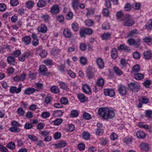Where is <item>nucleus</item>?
<instances>
[{
	"label": "nucleus",
	"instance_id": "nucleus-1",
	"mask_svg": "<svg viewBox=\"0 0 152 152\" xmlns=\"http://www.w3.org/2000/svg\"><path fill=\"white\" fill-rule=\"evenodd\" d=\"M98 113L102 119L106 121L112 119L115 115L114 111L107 107L99 108L98 110Z\"/></svg>",
	"mask_w": 152,
	"mask_h": 152
},
{
	"label": "nucleus",
	"instance_id": "nucleus-2",
	"mask_svg": "<svg viewBox=\"0 0 152 152\" xmlns=\"http://www.w3.org/2000/svg\"><path fill=\"white\" fill-rule=\"evenodd\" d=\"M123 21L124 25L125 26H132L135 23L134 21L132 16L127 14L125 16Z\"/></svg>",
	"mask_w": 152,
	"mask_h": 152
},
{
	"label": "nucleus",
	"instance_id": "nucleus-3",
	"mask_svg": "<svg viewBox=\"0 0 152 152\" xmlns=\"http://www.w3.org/2000/svg\"><path fill=\"white\" fill-rule=\"evenodd\" d=\"M129 90L133 92L138 91L140 90V86L139 84L137 82L131 83L128 85Z\"/></svg>",
	"mask_w": 152,
	"mask_h": 152
},
{
	"label": "nucleus",
	"instance_id": "nucleus-4",
	"mask_svg": "<svg viewBox=\"0 0 152 152\" xmlns=\"http://www.w3.org/2000/svg\"><path fill=\"white\" fill-rule=\"evenodd\" d=\"M96 71L95 68L91 66H88L86 72V76L89 79L93 78L94 77V74Z\"/></svg>",
	"mask_w": 152,
	"mask_h": 152
},
{
	"label": "nucleus",
	"instance_id": "nucleus-5",
	"mask_svg": "<svg viewBox=\"0 0 152 152\" xmlns=\"http://www.w3.org/2000/svg\"><path fill=\"white\" fill-rule=\"evenodd\" d=\"M22 86V85L21 83L19 84L18 88L15 86H12L10 88V91L12 94H18L21 91Z\"/></svg>",
	"mask_w": 152,
	"mask_h": 152
},
{
	"label": "nucleus",
	"instance_id": "nucleus-6",
	"mask_svg": "<svg viewBox=\"0 0 152 152\" xmlns=\"http://www.w3.org/2000/svg\"><path fill=\"white\" fill-rule=\"evenodd\" d=\"M141 39H137L136 40L132 38H130L127 40V43L130 45H134L136 47H138L140 44Z\"/></svg>",
	"mask_w": 152,
	"mask_h": 152
},
{
	"label": "nucleus",
	"instance_id": "nucleus-7",
	"mask_svg": "<svg viewBox=\"0 0 152 152\" xmlns=\"http://www.w3.org/2000/svg\"><path fill=\"white\" fill-rule=\"evenodd\" d=\"M67 143L65 141L60 140L57 142L56 143L53 144V145L55 148L60 149L65 147Z\"/></svg>",
	"mask_w": 152,
	"mask_h": 152
},
{
	"label": "nucleus",
	"instance_id": "nucleus-8",
	"mask_svg": "<svg viewBox=\"0 0 152 152\" xmlns=\"http://www.w3.org/2000/svg\"><path fill=\"white\" fill-rule=\"evenodd\" d=\"M32 55V54L30 51L24 52L20 56L18 57V59L21 61H23L26 58H28Z\"/></svg>",
	"mask_w": 152,
	"mask_h": 152
},
{
	"label": "nucleus",
	"instance_id": "nucleus-9",
	"mask_svg": "<svg viewBox=\"0 0 152 152\" xmlns=\"http://www.w3.org/2000/svg\"><path fill=\"white\" fill-rule=\"evenodd\" d=\"M60 8L59 6L57 4H54L50 8V12L53 15H56L59 13Z\"/></svg>",
	"mask_w": 152,
	"mask_h": 152
},
{
	"label": "nucleus",
	"instance_id": "nucleus-10",
	"mask_svg": "<svg viewBox=\"0 0 152 152\" xmlns=\"http://www.w3.org/2000/svg\"><path fill=\"white\" fill-rule=\"evenodd\" d=\"M96 62L98 68L100 69L104 68V63L102 58L98 57L96 60Z\"/></svg>",
	"mask_w": 152,
	"mask_h": 152
},
{
	"label": "nucleus",
	"instance_id": "nucleus-11",
	"mask_svg": "<svg viewBox=\"0 0 152 152\" xmlns=\"http://www.w3.org/2000/svg\"><path fill=\"white\" fill-rule=\"evenodd\" d=\"M104 93L105 95L111 97L114 96L115 94V91L112 89H105Z\"/></svg>",
	"mask_w": 152,
	"mask_h": 152
},
{
	"label": "nucleus",
	"instance_id": "nucleus-12",
	"mask_svg": "<svg viewBox=\"0 0 152 152\" xmlns=\"http://www.w3.org/2000/svg\"><path fill=\"white\" fill-rule=\"evenodd\" d=\"M31 37L32 38V44L34 46H37L39 43V40L37 34L32 33Z\"/></svg>",
	"mask_w": 152,
	"mask_h": 152
},
{
	"label": "nucleus",
	"instance_id": "nucleus-13",
	"mask_svg": "<svg viewBox=\"0 0 152 152\" xmlns=\"http://www.w3.org/2000/svg\"><path fill=\"white\" fill-rule=\"evenodd\" d=\"M26 74L23 73L20 76H16L14 77V80L15 82L23 81L26 79Z\"/></svg>",
	"mask_w": 152,
	"mask_h": 152
},
{
	"label": "nucleus",
	"instance_id": "nucleus-14",
	"mask_svg": "<svg viewBox=\"0 0 152 152\" xmlns=\"http://www.w3.org/2000/svg\"><path fill=\"white\" fill-rule=\"evenodd\" d=\"M22 42L26 45L30 44L31 42V38L28 36H26L24 37L21 39Z\"/></svg>",
	"mask_w": 152,
	"mask_h": 152
},
{
	"label": "nucleus",
	"instance_id": "nucleus-15",
	"mask_svg": "<svg viewBox=\"0 0 152 152\" xmlns=\"http://www.w3.org/2000/svg\"><path fill=\"white\" fill-rule=\"evenodd\" d=\"M118 91L121 95H125L127 93V89L126 87L124 86H120L118 89Z\"/></svg>",
	"mask_w": 152,
	"mask_h": 152
},
{
	"label": "nucleus",
	"instance_id": "nucleus-16",
	"mask_svg": "<svg viewBox=\"0 0 152 152\" xmlns=\"http://www.w3.org/2000/svg\"><path fill=\"white\" fill-rule=\"evenodd\" d=\"M16 59L13 56H10L7 58V61L9 64L12 65H15L16 64Z\"/></svg>",
	"mask_w": 152,
	"mask_h": 152
},
{
	"label": "nucleus",
	"instance_id": "nucleus-17",
	"mask_svg": "<svg viewBox=\"0 0 152 152\" xmlns=\"http://www.w3.org/2000/svg\"><path fill=\"white\" fill-rule=\"evenodd\" d=\"M36 90L32 87H29L25 89L24 92V94L29 95L34 93L35 92Z\"/></svg>",
	"mask_w": 152,
	"mask_h": 152
},
{
	"label": "nucleus",
	"instance_id": "nucleus-18",
	"mask_svg": "<svg viewBox=\"0 0 152 152\" xmlns=\"http://www.w3.org/2000/svg\"><path fill=\"white\" fill-rule=\"evenodd\" d=\"M144 58L147 60H149L152 57V53L150 50H146L143 53Z\"/></svg>",
	"mask_w": 152,
	"mask_h": 152
},
{
	"label": "nucleus",
	"instance_id": "nucleus-19",
	"mask_svg": "<svg viewBox=\"0 0 152 152\" xmlns=\"http://www.w3.org/2000/svg\"><path fill=\"white\" fill-rule=\"evenodd\" d=\"M111 56L113 59H116L118 56V51L115 48H113L111 51Z\"/></svg>",
	"mask_w": 152,
	"mask_h": 152
},
{
	"label": "nucleus",
	"instance_id": "nucleus-20",
	"mask_svg": "<svg viewBox=\"0 0 152 152\" xmlns=\"http://www.w3.org/2000/svg\"><path fill=\"white\" fill-rule=\"evenodd\" d=\"M82 89L83 92L86 94H89L91 92V88L90 86L87 84H84L82 86Z\"/></svg>",
	"mask_w": 152,
	"mask_h": 152
},
{
	"label": "nucleus",
	"instance_id": "nucleus-21",
	"mask_svg": "<svg viewBox=\"0 0 152 152\" xmlns=\"http://www.w3.org/2000/svg\"><path fill=\"white\" fill-rule=\"evenodd\" d=\"M38 31L42 33H45L47 31V27L44 24H41L37 28Z\"/></svg>",
	"mask_w": 152,
	"mask_h": 152
},
{
	"label": "nucleus",
	"instance_id": "nucleus-22",
	"mask_svg": "<svg viewBox=\"0 0 152 152\" xmlns=\"http://www.w3.org/2000/svg\"><path fill=\"white\" fill-rule=\"evenodd\" d=\"M63 34L66 38H70L72 35L71 30L68 28H66L64 30Z\"/></svg>",
	"mask_w": 152,
	"mask_h": 152
},
{
	"label": "nucleus",
	"instance_id": "nucleus-23",
	"mask_svg": "<svg viewBox=\"0 0 152 152\" xmlns=\"http://www.w3.org/2000/svg\"><path fill=\"white\" fill-rule=\"evenodd\" d=\"M137 137L140 139H144L146 137V134L143 132L139 130L136 133Z\"/></svg>",
	"mask_w": 152,
	"mask_h": 152
},
{
	"label": "nucleus",
	"instance_id": "nucleus-24",
	"mask_svg": "<svg viewBox=\"0 0 152 152\" xmlns=\"http://www.w3.org/2000/svg\"><path fill=\"white\" fill-rule=\"evenodd\" d=\"M77 97L79 100L82 102H85L87 101V98L82 93H80L77 94Z\"/></svg>",
	"mask_w": 152,
	"mask_h": 152
},
{
	"label": "nucleus",
	"instance_id": "nucleus-25",
	"mask_svg": "<svg viewBox=\"0 0 152 152\" xmlns=\"http://www.w3.org/2000/svg\"><path fill=\"white\" fill-rule=\"evenodd\" d=\"M111 34L109 32L105 33L103 34L101 36V37L103 40H108L111 38Z\"/></svg>",
	"mask_w": 152,
	"mask_h": 152
},
{
	"label": "nucleus",
	"instance_id": "nucleus-26",
	"mask_svg": "<svg viewBox=\"0 0 152 152\" xmlns=\"http://www.w3.org/2000/svg\"><path fill=\"white\" fill-rule=\"evenodd\" d=\"M117 19L120 21L124 20L125 16H124L122 11H120L118 12L116 14Z\"/></svg>",
	"mask_w": 152,
	"mask_h": 152
},
{
	"label": "nucleus",
	"instance_id": "nucleus-27",
	"mask_svg": "<svg viewBox=\"0 0 152 152\" xmlns=\"http://www.w3.org/2000/svg\"><path fill=\"white\" fill-rule=\"evenodd\" d=\"M50 91L51 92L55 94L58 93L60 92L59 88L56 86H52L50 88Z\"/></svg>",
	"mask_w": 152,
	"mask_h": 152
},
{
	"label": "nucleus",
	"instance_id": "nucleus-28",
	"mask_svg": "<svg viewBox=\"0 0 152 152\" xmlns=\"http://www.w3.org/2000/svg\"><path fill=\"white\" fill-rule=\"evenodd\" d=\"M119 50H123L126 52H129L130 50V48L124 45H121L118 47Z\"/></svg>",
	"mask_w": 152,
	"mask_h": 152
},
{
	"label": "nucleus",
	"instance_id": "nucleus-29",
	"mask_svg": "<svg viewBox=\"0 0 152 152\" xmlns=\"http://www.w3.org/2000/svg\"><path fill=\"white\" fill-rule=\"evenodd\" d=\"M59 86L61 89L64 90H66L68 89L67 84L62 81H59L58 82Z\"/></svg>",
	"mask_w": 152,
	"mask_h": 152
},
{
	"label": "nucleus",
	"instance_id": "nucleus-30",
	"mask_svg": "<svg viewBox=\"0 0 152 152\" xmlns=\"http://www.w3.org/2000/svg\"><path fill=\"white\" fill-rule=\"evenodd\" d=\"M25 4L26 7L29 9H30L33 7L34 5V3L33 1L31 0H28V1H26Z\"/></svg>",
	"mask_w": 152,
	"mask_h": 152
},
{
	"label": "nucleus",
	"instance_id": "nucleus-31",
	"mask_svg": "<svg viewBox=\"0 0 152 152\" xmlns=\"http://www.w3.org/2000/svg\"><path fill=\"white\" fill-rule=\"evenodd\" d=\"M66 72L67 74L72 78H74L76 77V75L75 73L70 69H67Z\"/></svg>",
	"mask_w": 152,
	"mask_h": 152
},
{
	"label": "nucleus",
	"instance_id": "nucleus-32",
	"mask_svg": "<svg viewBox=\"0 0 152 152\" xmlns=\"http://www.w3.org/2000/svg\"><path fill=\"white\" fill-rule=\"evenodd\" d=\"M140 65L136 64L132 67V72L133 73H135L140 71Z\"/></svg>",
	"mask_w": 152,
	"mask_h": 152
},
{
	"label": "nucleus",
	"instance_id": "nucleus-33",
	"mask_svg": "<svg viewBox=\"0 0 152 152\" xmlns=\"http://www.w3.org/2000/svg\"><path fill=\"white\" fill-rule=\"evenodd\" d=\"M6 147L10 149L14 150L15 148L16 145L14 142H11L8 143Z\"/></svg>",
	"mask_w": 152,
	"mask_h": 152
},
{
	"label": "nucleus",
	"instance_id": "nucleus-34",
	"mask_svg": "<svg viewBox=\"0 0 152 152\" xmlns=\"http://www.w3.org/2000/svg\"><path fill=\"white\" fill-rule=\"evenodd\" d=\"M144 75L143 74L137 73L134 75V78L137 80H140L144 77Z\"/></svg>",
	"mask_w": 152,
	"mask_h": 152
},
{
	"label": "nucleus",
	"instance_id": "nucleus-35",
	"mask_svg": "<svg viewBox=\"0 0 152 152\" xmlns=\"http://www.w3.org/2000/svg\"><path fill=\"white\" fill-rule=\"evenodd\" d=\"M132 142V137H127L124 139V142L128 145L131 144Z\"/></svg>",
	"mask_w": 152,
	"mask_h": 152
},
{
	"label": "nucleus",
	"instance_id": "nucleus-36",
	"mask_svg": "<svg viewBox=\"0 0 152 152\" xmlns=\"http://www.w3.org/2000/svg\"><path fill=\"white\" fill-rule=\"evenodd\" d=\"M90 134L87 132H84L82 133V136L83 138L85 140H88L90 138Z\"/></svg>",
	"mask_w": 152,
	"mask_h": 152
},
{
	"label": "nucleus",
	"instance_id": "nucleus-37",
	"mask_svg": "<svg viewBox=\"0 0 152 152\" xmlns=\"http://www.w3.org/2000/svg\"><path fill=\"white\" fill-rule=\"evenodd\" d=\"M52 100V97L50 96H46L44 99V102L45 104L47 105L50 104Z\"/></svg>",
	"mask_w": 152,
	"mask_h": 152
},
{
	"label": "nucleus",
	"instance_id": "nucleus-38",
	"mask_svg": "<svg viewBox=\"0 0 152 152\" xmlns=\"http://www.w3.org/2000/svg\"><path fill=\"white\" fill-rule=\"evenodd\" d=\"M44 63L48 66H52L53 65V61L49 59H47L44 61Z\"/></svg>",
	"mask_w": 152,
	"mask_h": 152
},
{
	"label": "nucleus",
	"instance_id": "nucleus-39",
	"mask_svg": "<svg viewBox=\"0 0 152 152\" xmlns=\"http://www.w3.org/2000/svg\"><path fill=\"white\" fill-rule=\"evenodd\" d=\"M60 102L61 104L64 105H67L69 104V101L68 99L65 97L61 98L60 99Z\"/></svg>",
	"mask_w": 152,
	"mask_h": 152
},
{
	"label": "nucleus",
	"instance_id": "nucleus-40",
	"mask_svg": "<svg viewBox=\"0 0 152 152\" xmlns=\"http://www.w3.org/2000/svg\"><path fill=\"white\" fill-rule=\"evenodd\" d=\"M17 113L20 116H22L24 115L25 113V111L22 107H20L17 109Z\"/></svg>",
	"mask_w": 152,
	"mask_h": 152
},
{
	"label": "nucleus",
	"instance_id": "nucleus-41",
	"mask_svg": "<svg viewBox=\"0 0 152 152\" xmlns=\"http://www.w3.org/2000/svg\"><path fill=\"white\" fill-rule=\"evenodd\" d=\"M104 80L102 78L98 79L97 80V84L99 86H102L104 84Z\"/></svg>",
	"mask_w": 152,
	"mask_h": 152
},
{
	"label": "nucleus",
	"instance_id": "nucleus-42",
	"mask_svg": "<svg viewBox=\"0 0 152 152\" xmlns=\"http://www.w3.org/2000/svg\"><path fill=\"white\" fill-rule=\"evenodd\" d=\"M85 25L88 26H91L93 25L94 21L91 19H87L85 21Z\"/></svg>",
	"mask_w": 152,
	"mask_h": 152
},
{
	"label": "nucleus",
	"instance_id": "nucleus-43",
	"mask_svg": "<svg viewBox=\"0 0 152 152\" xmlns=\"http://www.w3.org/2000/svg\"><path fill=\"white\" fill-rule=\"evenodd\" d=\"M140 147L142 150L146 151H148L149 149L148 145L145 143H142L141 144Z\"/></svg>",
	"mask_w": 152,
	"mask_h": 152
},
{
	"label": "nucleus",
	"instance_id": "nucleus-44",
	"mask_svg": "<svg viewBox=\"0 0 152 152\" xmlns=\"http://www.w3.org/2000/svg\"><path fill=\"white\" fill-rule=\"evenodd\" d=\"M10 131L13 132H18L20 131L19 128L12 126L9 128Z\"/></svg>",
	"mask_w": 152,
	"mask_h": 152
},
{
	"label": "nucleus",
	"instance_id": "nucleus-45",
	"mask_svg": "<svg viewBox=\"0 0 152 152\" xmlns=\"http://www.w3.org/2000/svg\"><path fill=\"white\" fill-rule=\"evenodd\" d=\"M113 69L114 72L117 75L120 76L122 74V71L117 67H114Z\"/></svg>",
	"mask_w": 152,
	"mask_h": 152
},
{
	"label": "nucleus",
	"instance_id": "nucleus-46",
	"mask_svg": "<svg viewBox=\"0 0 152 152\" xmlns=\"http://www.w3.org/2000/svg\"><path fill=\"white\" fill-rule=\"evenodd\" d=\"M120 66H121L122 68L125 67L127 64V62L126 61L125 59L124 58H122L120 61Z\"/></svg>",
	"mask_w": 152,
	"mask_h": 152
},
{
	"label": "nucleus",
	"instance_id": "nucleus-47",
	"mask_svg": "<svg viewBox=\"0 0 152 152\" xmlns=\"http://www.w3.org/2000/svg\"><path fill=\"white\" fill-rule=\"evenodd\" d=\"M79 3V0H73L72 4L73 8L75 9H77Z\"/></svg>",
	"mask_w": 152,
	"mask_h": 152
},
{
	"label": "nucleus",
	"instance_id": "nucleus-48",
	"mask_svg": "<svg viewBox=\"0 0 152 152\" xmlns=\"http://www.w3.org/2000/svg\"><path fill=\"white\" fill-rule=\"evenodd\" d=\"M138 124L139 126L141 128H144L145 129H149V127L147 125L144 124L142 122H139Z\"/></svg>",
	"mask_w": 152,
	"mask_h": 152
},
{
	"label": "nucleus",
	"instance_id": "nucleus-49",
	"mask_svg": "<svg viewBox=\"0 0 152 152\" xmlns=\"http://www.w3.org/2000/svg\"><path fill=\"white\" fill-rule=\"evenodd\" d=\"M46 4L45 1L43 0H39L37 3V6L39 7H44Z\"/></svg>",
	"mask_w": 152,
	"mask_h": 152
},
{
	"label": "nucleus",
	"instance_id": "nucleus-50",
	"mask_svg": "<svg viewBox=\"0 0 152 152\" xmlns=\"http://www.w3.org/2000/svg\"><path fill=\"white\" fill-rule=\"evenodd\" d=\"M50 113L47 111L44 112L41 114L42 117L44 119L48 118L50 116Z\"/></svg>",
	"mask_w": 152,
	"mask_h": 152
},
{
	"label": "nucleus",
	"instance_id": "nucleus-51",
	"mask_svg": "<svg viewBox=\"0 0 152 152\" xmlns=\"http://www.w3.org/2000/svg\"><path fill=\"white\" fill-rule=\"evenodd\" d=\"M37 75L36 73H32L31 71L29 72L28 74V77L31 80H33L36 78Z\"/></svg>",
	"mask_w": 152,
	"mask_h": 152
},
{
	"label": "nucleus",
	"instance_id": "nucleus-52",
	"mask_svg": "<svg viewBox=\"0 0 152 152\" xmlns=\"http://www.w3.org/2000/svg\"><path fill=\"white\" fill-rule=\"evenodd\" d=\"M21 51L19 50L14 51L11 53V55L14 57H18L21 54Z\"/></svg>",
	"mask_w": 152,
	"mask_h": 152
},
{
	"label": "nucleus",
	"instance_id": "nucleus-53",
	"mask_svg": "<svg viewBox=\"0 0 152 152\" xmlns=\"http://www.w3.org/2000/svg\"><path fill=\"white\" fill-rule=\"evenodd\" d=\"M11 125L12 126L19 128L21 127V125L18 122L16 121H12L11 122Z\"/></svg>",
	"mask_w": 152,
	"mask_h": 152
},
{
	"label": "nucleus",
	"instance_id": "nucleus-54",
	"mask_svg": "<svg viewBox=\"0 0 152 152\" xmlns=\"http://www.w3.org/2000/svg\"><path fill=\"white\" fill-rule=\"evenodd\" d=\"M72 28L74 31H77L79 28L78 23L76 22H74L72 24Z\"/></svg>",
	"mask_w": 152,
	"mask_h": 152
},
{
	"label": "nucleus",
	"instance_id": "nucleus-55",
	"mask_svg": "<svg viewBox=\"0 0 152 152\" xmlns=\"http://www.w3.org/2000/svg\"><path fill=\"white\" fill-rule=\"evenodd\" d=\"M63 122V120L61 119H57L53 121V124L56 126L60 125Z\"/></svg>",
	"mask_w": 152,
	"mask_h": 152
},
{
	"label": "nucleus",
	"instance_id": "nucleus-56",
	"mask_svg": "<svg viewBox=\"0 0 152 152\" xmlns=\"http://www.w3.org/2000/svg\"><path fill=\"white\" fill-rule=\"evenodd\" d=\"M56 18L57 20L60 23L63 22L64 20V18L62 15H59L56 16Z\"/></svg>",
	"mask_w": 152,
	"mask_h": 152
},
{
	"label": "nucleus",
	"instance_id": "nucleus-57",
	"mask_svg": "<svg viewBox=\"0 0 152 152\" xmlns=\"http://www.w3.org/2000/svg\"><path fill=\"white\" fill-rule=\"evenodd\" d=\"M67 129L69 132H73L75 129L74 125L72 124H68Z\"/></svg>",
	"mask_w": 152,
	"mask_h": 152
},
{
	"label": "nucleus",
	"instance_id": "nucleus-58",
	"mask_svg": "<svg viewBox=\"0 0 152 152\" xmlns=\"http://www.w3.org/2000/svg\"><path fill=\"white\" fill-rule=\"evenodd\" d=\"M70 115L73 118L76 117L78 116L79 113L77 110H73L71 111Z\"/></svg>",
	"mask_w": 152,
	"mask_h": 152
},
{
	"label": "nucleus",
	"instance_id": "nucleus-59",
	"mask_svg": "<svg viewBox=\"0 0 152 152\" xmlns=\"http://www.w3.org/2000/svg\"><path fill=\"white\" fill-rule=\"evenodd\" d=\"M102 28L104 30H108L110 28V26L109 23L107 22H105L102 24Z\"/></svg>",
	"mask_w": 152,
	"mask_h": 152
},
{
	"label": "nucleus",
	"instance_id": "nucleus-60",
	"mask_svg": "<svg viewBox=\"0 0 152 152\" xmlns=\"http://www.w3.org/2000/svg\"><path fill=\"white\" fill-rule=\"evenodd\" d=\"M28 137L30 140L34 142L37 141L38 139L37 137L33 134H29L28 135Z\"/></svg>",
	"mask_w": 152,
	"mask_h": 152
},
{
	"label": "nucleus",
	"instance_id": "nucleus-61",
	"mask_svg": "<svg viewBox=\"0 0 152 152\" xmlns=\"http://www.w3.org/2000/svg\"><path fill=\"white\" fill-rule=\"evenodd\" d=\"M79 34L81 37L85 38L86 34L84 29H81L79 31Z\"/></svg>",
	"mask_w": 152,
	"mask_h": 152
},
{
	"label": "nucleus",
	"instance_id": "nucleus-62",
	"mask_svg": "<svg viewBox=\"0 0 152 152\" xmlns=\"http://www.w3.org/2000/svg\"><path fill=\"white\" fill-rule=\"evenodd\" d=\"M80 63L83 65H85L87 62L86 58L84 57H81L80 58Z\"/></svg>",
	"mask_w": 152,
	"mask_h": 152
},
{
	"label": "nucleus",
	"instance_id": "nucleus-63",
	"mask_svg": "<svg viewBox=\"0 0 152 152\" xmlns=\"http://www.w3.org/2000/svg\"><path fill=\"white\" fill-rule=\"evenodd\" d=\"M143 40L146 43L152 41V36H146L143 39Z\"/></svg>",
	"mask_w": 152,
	"mask_h": 152
},
{
	"label": "nucleus",
	"instance_id": "nucleus-64",
	"mask_svg": "<svg viewBox=\"0 0 152 152\" xmlns=\"http://www.w3.org/2000/svg\"><path fill=\"white\" fill-rule=\"evenodd\" d=\"M145 26L146 28L148 29H152V19L150 20Z\"/></svg>",
	"mask_w": 152,
	"mask_h": 152
}]
</instances>
